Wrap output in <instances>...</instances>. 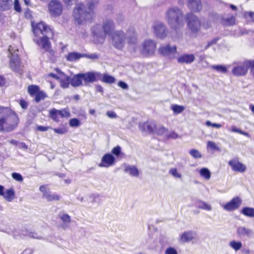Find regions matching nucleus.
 <instances>
[{"label": "nucleus", "instance_id": "1", "mask_svg": "<svg viewBox=\"0 0 254 254\" xmlns=\"http://www.w3.org/2000/svg\"><path fill=\"white\" fill-rule=\"evenodd\" d=\"M17 115L8 107L0 106V131L10 132L17 126Z\"/></svg>", "mask_w": 254, "mask_h": 254}, {"label": "nucleus", "instance_id": "2", "mask_svg": "<svg viewBox=\"0 0 254 254\" xmlns=\"http://www.w3.org/2000/svg\"><path fill=\"white\" fill-rule=\"evenodd\" d=\"M111 36L113 45L120 50L122 49L125 46L126 36L129 44L135 45L137 43V34L132 27L128 29L126 34L122 30H117L114 31Z\"/></svg>", "mask_w": 254, "mask_h": 254}, {"label": "nucleus", "instance_id": "3", "mask_svg": "<svg viewBox=\"0 0 254 254\" xmlns=\"http://www.w3.org/2000/svg\"><path fill=\"white\" fill-rule=\"evenodd\" d=\"M115 24L113 20L106 19L102 25L96 24L92 28V32L94 36V41L96 43H103L105 39L106 35H111L114 32Z\"/></svg>", "mask_w": 254, "mask_h": 254}, {"label": "nucleus", "instance_id": "4", "mask_svg": "<svg viewBox=\"0 0 254 254\" xmlns=\"http://www.w3.org/2000/svg\"><path fill=\"white\" fill-rule=\"evenodd\" d=\"M72 15L74 22L79 25L90 22L93 18V13L89 10L83 2L76 4Z\"/></svg>", "mask_w": 254, "mask_h": 254}, {"label": "nucleus", "instance_id": "5", "mask_svg": "<svg viewBox=\"0 0 254 254\" xmlns=\"http://www.w3.org/2000/svg\"><path fill=\"white\" fill-rule=\"evenodd\" d=\"M165 18L173 28L177 29L184 25L183 13L177 7H169L166 11Z\"/></svg>", "mask_w": 254, "mask_h": 254}, {"label": "nucleus", "instance_id": "6", "mask_svg": "<svg viewBox=\"0 0 254 254\" xmlns=\"http://www.w3.org/2000/svg\"><path fill=\"white\" fill-rule=\"evenodd\" d=\"M8 52L10 68L15 71H19L20 69V63L19 58V47L15 44H12L9 47Z\"/></svg>", "mask_w": 254, "mask_h": 254}, {"label": "nucleus", "instance_id": "7", "mask_svg": "<svg viewBox=\"0 0 254 254\" xmlns=\"http://www.w3.org/2000/svg\"><path fill=\"white\" fill-rule=\"evenodd\" d=\"M251 69V73L254 75V60H245L239 65L235 66L232 70V73L235 76H244Z\"/></svg>", "mask_w": 254, "mask_h": 254}, {"label": "nucleus", "instance_id": "8", "mask_svg": "<svg viewBox=\"0 0 254 254\" xmlns=\"http://www.w3.org/2000/svg\"><path fill=\"white\" fill-rule=\"evenodd\" d=\"M53 36H46L44 35L43 37L39 39L34 40L36 43L39 46H41L49 54V56L52 61H54L56 59L55 52L51 49V43L49 40V37H52Z\"/></svg>", "mask_w": 254, "mask_h": 254}, {"label": "nucleus", "instance_id": "9", "mask_svg": "<svg viewBox=\"0 0 254 254\" xmlns=\"http://www.w3.org/2000/svg\"><path fill=\"white\" fill-rule=\"evenodd\" d=\"M156 48V43L151 39L145 40L141 45L140 51L145 56H151L154 54Z\"/></svg>", "mask_w": 254, "mask_h": 254}, {"label": "nucleus", "instance_id": "10", "mask_svg": "<svg viewBox=\"0 0 254 254\" xmlns=\"http://www.w3.org/2000/svg\"><path fill=\"white\" fill-rule=\"evenodd\" d=\"M48 10L50 15L53 17L61 15L63 11L62 2L58 0H52L48 4Z\"/></svg>", "mask_w": 254, "mask_h": 254}, {"label": "nucleus", "instance_id": "11", "mask_svg": "<svg viewBox=\"0 0 254 254\" xmlns=\"http://www.w3.org/2000/svg\"><path fill=\"white\" fill-rule=\"evenodd\" d=\"M33 30L36 36L42 34L46 36H53L52 29L44 22H40L35 26L33 25Z\"/></svg>", "mask_w": 254, "mask_h": 254}, {"label": "nucleus", "instance_id": "12", "mask_svg": "<svg viewBox=\"0 0 254 254\" xmlns=\"http://www.w3.org/2000/svg\"><path fill=\"white\" fill-rule=\"evenodd\" d=\"M188 26L192 33H196L200 30L201 23L199 19L192 13L187 14Z\"/></svg>", "mask_w": 254, "mask_h": 254}, {"label": "nucleus", "instance_id": "13", "mask_svg": "<svg viewBox=\"0 0 254 254\" xmlns=\"http://www.w3.org/2000/svg\"><path fill=\"white\" fill-rule=\"evenodd\" d=\"M70 116V113L68 110L66 109L59 110L53 108L49 111V117L56 122L60 121V118H68Z\"/></svg>", "mask_w": 254, "mask_h": 254}, {"label": "nucleus", "instance_id": "14", "mask_svg": "<svg viewBox=\"0 0 254 254\" xmlns=\"http://www.w3.org/2000/svg\"><path fill=\"white\" fill-rule=\"evenodd\" d=\"M152 28L153 34L158 38L163 39L167 35V27L162 22H155L152 26Z\"/></svg>", "mask_w": 254, "mask_h": 254}, {"label": "nucleus", "instance_id": "15", "mask_svg": "<svg viewBox=\"0 0 254 254\" xmlns=\"http://www.w3.org/2000/svg\"><path fill=\"white\" fill-rule=\"evenodd\" d=\"M242 200L239 196L234 197L231 201L223 205V208L229 211L238 209L241 205Z\"/></svg>", "mask_w": 254, "mask_h": 254}, {"label": "nucleus", "instance_id": "16", "mask_svg": "<svg viewBox=\"0 0 254 254\" xmlns=\"http://www.w3.org/2000/svg\"><path fill=\"white\" fill-rule=\"evenodd\" d=\"M82 79L85 84L93 83L98 79L101 74L97 72H87L81 73Z\"/></svg>", "mask_w": 254, "mask_h": 254}, {"label": "nucleus", "instance_id": "17", "mask_svg": "<svg viewBox=\"0 0 254 254\" xmlns=\"http://www.w3.org/2000/svg\"><path fill=\"white\" fill-rule=\"evenodd\" d=\"M228 164L234 171L243 173L246 170V166L239 162L237 159H233L230 160Z\"/></svg>", "mask_w": 254, "mask_h": 254}, {"label": "nucleus", "instance_id": "18", "mask_svg": "<svg viewBox=\"0 0 254 254\" xmlns=\"http://www.w3.org/2000/svg\"><path fill=\"white\" fill-rule=\"evenodd\" d=\"M115 159L110 154H106L102 157L101 162L99 164L100 167H109L113 165L115 163Z\"/></svg>", "mask_w": 254, "mask_h": 254}, {"label": "nucleus", "instance_id": "19", "mask_svg": "<svg viewBox=\"0 0 254 254\" xmlns=\"http://www.w3.org/2000/svg\"><path fill=\"white\" fill-rule=\"evenodd\" d=\"M237 234L241 238L245 237L250 238L253 236L254 232L251 229L244 226H240L237 229Z\"/></svg>", "mask_w": 254, "mask_h": 254}, {"label": "nucleus", "instance_id": "20", "mask_svg": "<svg viewBox=\"0 0 254 254\" xmlns=\"http://www.w3.org/2000/svg\"><path fill=\"white\" fill-rule=\"evenodd\" d=\"M139 127L142 131L151 133L154 131L155 125L153 122H147L140 124Z\"/></svg>", "mask_w": 254, "mask_h": 254}, {"label": "nucleus", "instance_id": "21", "mask_svg": "<svg viewBox=\"0 0 254 254\" xmlns=\"http://www.w3.org/2000/svg\"><path fill=\"white\" fill-rule=\"evenodd\" d=\"M124 171L134 177H137L139 174V170L135 166L128 164L124 165Z\"/></svg>", "mask_w": 254, "mask_h": 254}, {"label": "nucleus", "instance_id": "22", "mask_svg": "<svg viewBox=\"0 0 254 254\" xmlns=\"http://www.w3.org/2000/svg\"><path fill=\"white\" fill-rule=\"evenodd\" d=\"M61 86L63 88L69 87L70 79L69 77L62 72L59 73V79Z\"/></svg>", "mask_w": 254, "mask_h": 254}, {"label": "nucleus", "instance_id": "23", "mask_svg": "<svg viewBox=\"0 0 254 254\" xmlns=\"http://www.w3.org/2000/svg\"><path fill=\"white\" fill-rule=\"evenodd\" d=\"M159 51L162 55L170 56L176 52V47H170L169 45L162 46L159 48Z\"/></svg>", "mask_w": 254, "mask_h": 254}, {"label": "nucleus", "instance_id": "24", "mask_svg": "<svg viewBox=\"0 0 254 254\" xmlns=\"http://www.w3.org/2000/svg\"><path fill=\"white\" fill-rule=\"evenodd\" d=\"M195 237V234L192 231L185 232L180 235V241L183 243L190 242Z\"/></svg>", "mask_w": 254, "mask_h": 254}, {"label": "nucleus", "instance_id": "25", "mask_svg": "<svg viewBox=\"0 0 254 254\" xmlns=\"http://www.w3.org/2000/svg\"><path fill=\"white\" fill-rule=\"evenodd\" d=\"M195 57L193 54H185L181 56L177 61L179 63L188 64L192 63Z\"/></svg>", "mask_w": 254, "mask_h": 254}, {"label": "nucleus", "instance_id": "26", "mask_svg": "<svg viewBox=\"0 0 254 254\" xmlns=\"http://www.w3.org/2000/svg\"><path fill=\"white\" fill-rule=\"evenodd\" d=\"M188 6L194 12L199 11L201 8L200 0H188Z\"/></svg>", "mask_w": 254, "mask_h": 254}, {"label": "nucleus", "instance_id": "27", "mask_svg": "<svg viewBox=\"0 0 254 254\" xmlns=\"http://www.w3.org/2000/svg\"><path fill=\"white\" fill-rule=\"evenodd\" d=\"M82 77L81 73L75 74L70 79V83L73 87H77L82 85Z\"/></svg>", "mask_w": 254, "mask_h": 254}, {"label": "nucleus", "instance_id": "28", "mask_svg": "<svg viewBox=\"0 0 254 254\" xmlns=\"http://www.w3.org/2000/svg\"><path fill=\"white\" fill-rule=\"evenodd\" d=\"M12 0H0V11H5L10 9L12 5Z\"/></svg>", "mask_w": 254, "mask_h": 254}, {"label": "nucleus", "instance_id": "29", "mask_svg": "<svg viewBox=\"0 0 254 254\" xmlns=\"http://www.w3.org/2000/svg\"><path fill=\"white\" fill-rule=\"evenodd\" d=\"M83 57H84V54L77 52H71L66 55V59L68 61L74 62Z\"/></svg>", "mask_w": 254, "mask_h": 254}, {"label": "nucleus", "instance_id": "30", "mask_svg": "<svg viewBox=\"0 0 254 254\" xmlns=\"http://www.w3.org/2000/svg\"><path fill=\"white\" fill-rule=\"evenodd\" d=\"M209 67L218 72L225 74L228 72V69L229 66H226L224 65L217 64V65H211Z\"/></svg>", "mask_w": 254, "mask_h": 254}, {"label": "nucleus", "instance_id": "31", "mask_svg": "<svg viewBox=\"0 0 254 254\" xmlns=\"http://www.w3.org/2000/svg\"><path fill=\"white\" fill-rule=\"evenodd\" d=\"M241 213L248 217L254 218V208L244 207L241 210Z\"/></svg>", "mask_w": 254, "mask_h": 254}, {"label": "nucleus", "instance_id": "32", "mask_svg": "<svg viewBox=\"0 0 254 254\" xmlns=\"http://www.w3.org/2000/svg\"><path fill=\"white\" fill-rule=\"evenodd\" d=\"M98 79L101 80L103 82L109 84H112L115 82V78L108 74H101V76L98 78Z\"/></svg>", "mask_w": 254, "mask_h": 254}, {"label": "nucleus", "instance_id": "33", "mask_svg": "<svg viewBox=\"0 0 254 254\" xmlns=\"http://www.w3.org/2000/svg\"><path fill=\"white\" fill-rule=\"evenodd\" d=\"M15 192L13 189L7 190L5 192H4V195H2L4 198L9 202L11 201L14 198Z\"/></svg>", "mask_w": 254, "mask_h": 254}, {"label": "nucleus", "instance_id": "34", "mask_svg": "<svg viewBox=\"0 0 254 254\" xmlns=\"http://www.w3.org/2000/svg\"><path fill=\"white\" fill-rule=\"evenodd\" d=\"M195 205L197 207L206 210L207 211H210L212 209V207L210 205L207 204L204 201L198 200L196 201Z\"/></svg>", "mask_w": 254, "mask_h": 254}, {"label": "nucleus", "instance_id": "35", "mask_svg": "<svg viewBox=\"0 0 254 254\" xmlns=\"http://www.w3.org/2000/svg\"><path fill=\"white\" fill-rule=\"evenodd\" d=\"M199 174L201 177L206 180H209L211 177V172L206 168H201L199 171Z\"/></svg>", "mask_w": 254, "mask_h": 254}, {"label": "nucleus", "instance_id": "36", "mask_svg": "<svg viewBox=\"0 0 254 254\" xmlns=\"http://www.w3.org/2000/svg\"><path fill=\"white\" fill-rule=\"evenodd\" d=\"M222 23L226 26H231L235 24V18L233 16L222 19Z\"/></svg>", "mask_w": 254, "mask_h": 254}, {"label": "nucleus", "instance_id": "37", "mask_svg": "<svg viewBox=\"0 0 254 254\" xmlns=\"http://www.w3.org/2000/svg\"><path fill=\"white\" fill-rule=\"evenodd\" d=\"M44 198H46L48 201L58 200L60 199V196L55 193H51L49 191L48 193L44 194Z\"/></svg>", "mask_w": 254, "mask_h": 254}, {"label": "nucleus", "instance_id": "38", "mask_svg": "<svg viewBox=\"0 0 254 254\" xmlns=\"http://www.w3.org/2000/svg\"><path fill=\"white\" fill-rule=\"evenodd\" d=\"M228 129L231 132L238 133L244 135L246 136L249 137H250V135L249 134V133L242 130L241 129L237 127L236 126H232L230 127H228Z\"/></svg>", "mask_w": 254, "mask_h": 254}, {"label": "nucleus", "instance_id": "39", "mask_svg": "<svg viewBox=\"0 0 254 254\" xmlns=\"http://www.w3.org/2000/svg\"><path fill=\"white\" fill-rule=\"evenodd\" d=\"M171 109L173 111L174 114H179L183 112L185 110V108L183 106L172 104L171 106Z\"/></svg>", "mask_w": 254, "mask_h": 254}, {"label": "nucleus", "instance_id": "40", "mask_svg": "<svg viewBox=\"0 0 254 254\" xmlns=\"http://www.w3.org/2000/svg\"><path fill=\"white\" fill-rule=\"evenodd\" d=\"M229 246L235 251H238L242 247V243L239 241H232L229 243Z\"/></svg>", "mask_w": 254, "mask_h": 254}, {"label": "nucleus", "instance_id": "41", "mask_svg": "<svg viewBox=\"0 0 254 254\" xmlns=\"http://www.w3.org/2000/svg\"><path fill=\"white\" fill-rule=\"evenodd\" d=\"M88 9L93 12V9L96 7L99 0H87Z\"/></svg>", "mask_w": 254, "mask_h": 254}, {"label": "nucleus", "instance_id": "42", "mask_svg": "<svg viewBox=\"0 0 254 254\" xmlns=\"http://www.w3.org/2000/svg\"><path fill=\"white\" fill-rule=\"evenodd\" d=\"M169 174L177 179H181L182 175L176 168H172L169 170Z\"/></svg>", "mask_w": 254, "mask_h": 254}, {"label": "nucleus", "instance_id": "43", "mask_svg": "<svg viewBox=\"0 0 254 254\" xmlns=\"http://www.w3.org/2000/svg\"><path fill=\"white\" fill-rule=\"evenodd\" d=\"M59 217L65 224H69L71 222L70 217L67 214L61 213L59 214Z\"/></svg>", "mask_w": 254, "mask_h": 254}, {"label": "nucleus", "instance_id": "44", "mask_svg": "<svg viewBox=\"0 0 254 254\" xmlns=\"http://www.w3.org/2000/svg\"><path fill=\"white\" fill-rule=\"evenodd\" d=\"M157 133L159 135H164L165 137L168 136V130L163 127H159L156 129Z\"/></svg>", "mask_w": 254, "mask_h": 254}, {"label": "nucleus", "instance_id": "45", "mask_svg": "<svg viewBox=\"0 0 254 254\" xmlns=\"http://www.w3.org/2000/svg\"><path fill=\"white\" fill-rule=\"evenodd\" d=\"M39 90V88L37 85H32L28 87V91L31 95L36 94Z\"/></svg>", "mask_w": 254, "mask_h": 254}, {"label": "nucleus", "instance_id": "46", "mask_svg": "<svg viewBox=\"0 0 254 254\" xmlns=\"http://www.w3.org/2000/svg\"><path fill=\"white\" fill-rule=\"evenodd\" d=\"M207 148H210L212 150L219 151L220 148L217 144L213 141H208L207 143Z\"/></svg>", "mask_w": 254, "mask_h": 254}, {"label": "nucleus", "instance_id": "47", "mask_svg": "<svg viewBox=\"0 0 254 254\" xmlns=\"http://www.w3.org/2000/svg\"><path fill=\"white\" fill-rule=\"evenodd\" d=\"M80 124V121L76 118L71 119L69 122V125L71 127H78Z\"/></svg>", "mask_w": 254, "mask_h": 254}, {"label": "nucleus", "instance_id": "48", "mask_svg": "<svg viewBox=\"0 0 254 254\" xmlns=\"http://www.w3.org/2000/svg\"><path fill=\"white\" fill-rule=\"evenodd\" d=\"M46 96V95L44 92H42V91H41V92L38 91L36 94L35 100L37 102H39L41 100L44 99Z\"/></svg>", "mask_w": 254, "mask_h": 254}, {"label": "nucleus", "instance_id": "49", "mask_svg": "<svg viewBox=\"0 0 254 254\" xmlns=\"http://www.w3.org/2000/svg\"><path fill=\"white\" fill-rule=\"evenodd\" d=\"M190 154L194 158H200L201 157V155L200 152L194 149L190 150Z\"/></svg>", "mask_w": 254, "mask_h": 254}, {"label": "nucleus", "instance_id": "50", "mask_svg": "<svg viewBox=\"0 0 254 254\" xmlns=\"http://www.w3.org/2000/svg\"><path fill=\"white\" fill-rule=\"evenodd\" d=\"M219 40V38L218 37H216V38H214L213 39L208 41L207 45L205 46L204 49L206 50L207 48H208L209 47L216 44Z\"/></svg>", "mask_w": 254, "mask_h": 254}, {"label": "nucleus", "instance_id": "51", "mask_svg": "<svg viewBox=\"0 0 254 254\" xmlns=\"http://www.w3.org/2000/svg\"><path fill=\"white\" fill-rule=\"evenodd\" d=\"M165 254H178L177 250L172 247L167 248L164 252Z\"/></svg>", "mask_w": 254, "mask_h": 254}, {"label": "nucleus", "instance_id": "52", "mask_svg": "<svg viewBox=\"0 0 254 254\" xmlns=\"http://www.w3.org/2000/svg\"><path fill=\"white\" fill-rule=\"evenodd\" d=\"M13 179L15 180L18 181V182H22L23 180V178L21 174L18 173H13L11 175Z\"/></svg>", "mask_w": 254, "mask_h": 254}, {"label": "nucleus", "instance_id": "53", "mask_svg": "<svg viewBox=\"0 0 254 254\" xmlns=\"http://www.w3.org/2000/svg\"><path fill=\"white\" fill-rule=\"evenodd\" d=\"M53 130L55 132L60 134H65L67 131V129L65 127H63L59 128H54Z\"/></svg>", "mask_w": 254, "mask_h": 254}, {"label": "nucleus", "instance_id": "54", "mask_svg": "<svg viewBox=\"0 0 254 254\" xmlns=\"http://www.w3.org/2000/svg\"><path fill=\"white\" fill-rule=\"evenodd\" d=\"M245 17L254 22V12L248 11L245 12Z\"/></svg>", "mask_w": 254, "mask_h": 254}, {"label": "nucleus", "instance_id": "55", "mask_svg": "<svg viewBox=\"0 0 254 254\" xmlns=\"http://www.w3.org/2000/svg\"><path fill=\"white\" fill-rule=\"evenodd\" d=\"M14 9L17 12H21V8L19 0H14Z\"/></svg>", "mask_w": 254, "mask_h": 254}, {"label": "nucleus", "instance_id": "56", "mask_svg": "<svg viewBox=\"0 0 254 254\" xmlns=\"http://www.w3.org/2000/svg\"><path fill=\"white\" fill-rule=\"evenodd\" d=\"M205 125L208 127H212L217 128H219L222 127V125L220 124L212 123L209 121H207L205 123Z\"/></svg>", "mask_w": 254, "mask_h": 254}, {"label": "nucleus", "instance_id": "57", "mask_svg": "<svg viewBox=\"0 0 254 254\" xmlns=\"http://www.w3.org/2000/svg\"><path fill=\"white\" fill-rule=\"evenodd\" d=\"M121 148L119 146L114 147L112 151V153L116 156H118L121 153Z\"/></svg>", "mask_w": 254, "mask_h": 254}, {"label": "nucleus", "instance_id": "58", "mask_svg": "<svg viewBox=\"0 0 254 254\" xmlns=\"http://www.w3.org/2000/svg\"><path fill=\"white\" fill-rule=\"evenodd\" d=\"M18 102L22 109H26L27 108L28 103L26 101L23 99H20Z\"/></svg>", "mask_w": 254, "mask_h": 254}, {"label": "nucleus", "instance_id": "59", "mask_svg": "<svg viewBox=\"0 0 254 254\" xmlns=\"http://www.w3.org/2000/svg\"><path fill=\"white\" fill-rule=\"evenodd\" d=\"M84 57H86L90 59L95 60L99 58V56L95 54H84Z\"/></svg>", "mask_w": 254, "mask_h": 254}, {"label": "nucleus", "instance_id": "60", "mask_svg": "<svg viewBox=\"0 0 254 254\" xmlns=\"http://www.w3.org/2000/svg\"><path fill=\"white\" fill-rule=\"evenodd\" d=\"M168 138H173V139H176L178 137V135L177 133H176L174 131H172L169 133V132H168V136H166Z\"/></svg>", "mask_w": 254, "mask_h": 254}, {"label": "nucleus", "instance_id": "61", "mask_svg": "<svg viewBox=\"0 0 254 254\" xmlns=\"http://www.w3.org/2000/svg\"><path fill=\"white\" fill-rule=\"evenodd\" d=\"M118 85L123 89H127L128 88V85L126 82L122 81L119 82Z\"/></svg>", "mask_w": 254, "mask_h": 254}, {"label": "nucleus", "instance_id": "62", "mask_svg": "<svg viewBox=\"0 0 254 254\" xmlns=\"http://www.w3.org/2000/svg\"><path fill=\"white\" fill-rule=\"evenodd\" d=\"M106 115H107V116L109 118H112V119L116 118L117 117V116L116 114L115 113V112H114L113 111H108L106 113Z\"/></svg>", "mask_w": 254, "mask_h": 254}, {"label": "nucleus", "instance_id": "63", "mask_svg": "<svg viewBox=\"0 0 254 254\" xmlns=\"http://www.w3.org/2000/svg\"><path fill=\"white\" fill-rule=\"evenodd\" d=\"M50 127H44V126H38L37 127V130L40 131H47Z\"/></svg>", "mask_w": 254, "mask_h": 254}, {"label": "nucleus", "instance_id": "64", "mask_svg": "<svg viewBox=\"0 0 254 254\" xmlns=\"http://www.w3.org/2000/svg\"><path fill=\"white\" fill-rule=\"evenodd\" d=\"M40 190L43 192V197L44 196V194L46 193H48L49 190H47L46 187L44 186H41L40 187Z\"/></svg>", "mask_w": 254, "mask_h": 254}]
</instances>
